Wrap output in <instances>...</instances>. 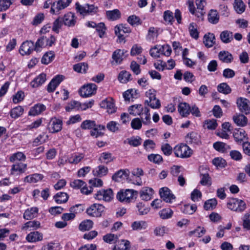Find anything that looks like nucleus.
I'll list each match as a JSON object with an SVG mask.
<instances>
[{
	"label": "nucleus",
	"instance_id": "obj_47",
	"mask_svg": "<svg viewBox=\"0 0 250 250\" xmlns=\"http://www.w3.org/2000/svg\"><path fill=\"white\" fill-rule=\"evenodd\" d=\"M206 232L204 228L198 227L196 229L189 232L188 234L190 236H194L197 237H200L205 234Z\"/></svg>",
	"mask_w": 250,
	"mask_h": 250
},
{
	"label": "nucleus",
	"instance_id": "obj_26",
	"mask_svg": "<svg viewBox=\"0 0 250 250\" xmlns=\"http://www.w3.org/2000/svg\"><path fill=\"white\" fill-rule=\"evenodd\" d=\"M144 108L141 104H137L129 106L128 112L130 114L135 116H140L143 114Z\"/></svg>",
	"mask_w": 250,
	"mask_h": 250
},
{
	"label": "nucleus",
	"instance_id": "obj_45",
	"mask_svg": "<svg viewBox=\"0 0 250 250\" xmlns=\"http://www.w3.org/2000/svg\"><path fill=\"white\" fill-rule=\"evenodd\" d=\"M93 223L90 220H86L82 222L79 226V229L81 231H86L91 229L93 227Z\"/></svg>",
	"mask_w": 250,
	"mask_h": 250
},
{
	"label": "nucleus",
	"instance_id": "obj_48",
	"mask_svg": "<svg viewBox=\"0 0 250 250\" xmlns=\"http://www.w3.org/2000/svg\"><path fill=\"white\" fill-rule=\"evenodd\" d=\"M26 159V156L21 152H18L13 154L10 157L11 162H15L16 161H21Z\"/></svg>",
	"mask_w": 250,
	"mask_h": 250
},
{
	"label": "nucleus",
	"instance_id": "obj_22",
	"mask_svg": "<svg viewBox=\"0 0 250 250\" xmlns=\"http://www.w3.org/2000/svg\"><path fill=\"white\" fill-rule=\"evenodd\" d=\"M153 191L152 188L144 187L140 191V197L143 200L148 201L151 199Z\"/></svg>",
	"mask_w": 250,
	"mask_h": 250
},
{
	"label": "nucleus",
	"instance_id": "obj_16",
	"mask_svg": "<svg viewBox=\"0 0 250 250\" xmlns=\"http://www.w3.org/2000/svg\"><path fill=\"white\" fill-rule=\"evenodd\" d=\"M127 53V51L125 49H117L114 51L112 55V58L113 61L111 63L113 65L114 64H120L122 61L126 57L125 54Z\"/></svg>",
	"mask_w": 250,
	"mask_h": 250
},
{
	"label": "nucleus",
	"instance_id": "obj_3",
	"mask_svg": "<svg viewBox=\"0 0 250 250\" xmlns=\"http://www.w3.org/2000/svg\"><path fill=\"white\" fill-rule=\"evenodd\" d=\"M156 92L154 89H149L146 92V96L148 99L145 100V104L153 109H159L161 106L160 101L156 98Z\"/></svg>",
	"mask_w": 250,
	"mask_h": 250
},
{
	"label": "nucleus",
	"instance_id": "obj_52",
	"mask_svg": "<svg viewBox=\"0 0 250 250\" xmlns=\"http://www.w3.org/2000/svg\"><path fill=\"white\" fill-rule=\"evenodd\" d=\"M113 158L112 157V154L109 152H103L99 158V161L101 162H104L108 164L113 161Z\"/></svg>",
	"mask_w": 250,
	"mask_h": 250
},
{
	"label": "nucleus",
	"instance_id": "obj_59",
	"mask_svg": "<svg viewBox=\"0 0 250 250\" xmlns=\"http://www.w3.org/2000/svg\"><path fill=\"white\" fill-rule=\"evenodd\" d=\"M159 214L162 219H167L170 218L172 216L173 214V211L170 208H165L161 210Z\"/></svg>",
	"mask_w": 250,
	"mask_h": 250
},
{
	"label": "nucleus",
	"instance_id": "obj_42",
	"mask_svg": "<svg viewBox=\"0 0 250 250\" xmlns=\"http://www.w3.org/2000/svg\"><path fill=\"white\" fill-rule=\"evenodd\" d=\"M213 147L217 151L221 152H225L230 148L229 145L220 142L214 143Z\"/></svg>",
	"mask_w": 250,
	"mask_h": 250
},
{
	"label": "nucleus",
	"instance_id": "obj_43",
	"mask_svg": "<svg viewBox=\"0 0 250 250\" xmlns=\"http://www.w3.org/2000/svg\"><path fill=\"white\" fill-rule=\"evenodd\" d=\"M106 14L107 19L111 21L117 20L121 17V13L118 9L107 11L106 12Z\"/></svg>",
	"mask_w": 250,
	"mask_h": 250
},
{
	"label": "nucleus",
	"instance_id": "obj_28",
	"mask_svg": "<svg viewBox=\"0 0 250 250\" xmlns=\"http://www.w3.org/2000/svg\"><path fill=\"white\" fill-rule=\"evenodd\" d=\"M46 109L45 106L41 104H38L32 107L30 109L28 115L30 116H36L41 114Z\"/></svg>",
	"mask_w": 250,
	"mask_h": 250
},
{
	"label": "nucleus",
	"instance_id": "obj_54",
	"mask_svg": "<svg viewBox=\"0 0 250 250\" xmlns=\"http://www.w3.org/2000/svg\"><path fill=\"white\" fill-rule=\"evenodd\" d=\"M186 139L188 143L197 144L199 141L198 135L196 132H192L187 134Z\"/></svg>",
	"mask_w": 250,
	"mask_h": 250
},
{
	"label": "nucleus",
	"instance_id": "obj_62",
	"mask_svg": "<svg viewBox=\"0 0 250 250\" xmlns=\"http://www.w3.org/2000/svg\"><path fill=\"white\" fill-rule=\"evenodd\" d=\"M194 23L192 22L190 23L188 29L190 36L192 38L197 39L199 38V33Z\"/></svg>",
	"mask_w": 250,
	"mask_h": 250
},
{
	"label": "nucleus",
	"instance_id": "obj_41",
	"mask_svg": "<svg viewBox=\"0 0 250 250\" xmlns=\"http://www.w3.org/2000/svg\"><path fill=\"white\" fill-rule=\"evenodd\" d=\"M130 243L127 240H122L118 241L113 250H126L129 248Z\"/></svg>",
	"mask_w": 250,
	"mask_h": 250
},
{
	"label": "nucleus",
	"instance_id": "obj_58",
	"mask_svg": "<svg viewBox=\"0 0 250 250\" xmlns=\"http://www.w3.org/2000/svg\"><path fill=\"white\" fill-rule=\"evenodd\" d=\"M95 124L94 121L85 120L82 122L81 127L83 129H93L95 126Z\"/></svg>",
	"mask_w": 250,
	"mask_h": 250
},
{
	"label": "nucleus",
	"instance_id": "obj_39",
	"mask_svg": "<svg viewBox=\"0 0 250 250\" xmlns=\"http://www.w3.org/2000/svg\"><path fill=\"white\" fill-rule=\"evenodd\" d=\"M73 68L78 73H85L88 68V65L86 62H80L74 64Z\"/></svg>",
	"mask_w": 250,
	"mask_h": 250
},
{
	"label": "nucleus",
	"instance_id": "obj_27",
	"mask_svg": "<svg viewBox=\"0 0 250 250\" xmlns=\"http://www.w3.org/2000/svg\"><path fill=\"white\" fill-rule=\"evenodd\" d=\"M232 118L234 122L238 126L243 127L247 125L248 119L243 114H236Z\"/></svg>",
	"mask_w": 250,
	"mask_h": 250
},
{
	"label": "nucleus",
	"instance_id": "obj_63",
	"mask_svg": "<svg viewBox=\"0 0 250 250\" xmlns=\"http://www.w3.org/2000/svg\"><path fill=\"white\" fill-rule=\"evenodd\" d=\"M250 214L249 213H245L242 218L243 227L247 230H250Z\"/></svg>",
	"mask_w": 250,
	"mask_h": 250
},
{
	"label": "nucleus",
	"instance_id": "obj_33",
	"mask_svg": "<svg viewBox=\"0 0 250 250\" xmlns=\"http://www.w3.org/2000/svg\"><path fill=\"white\" fill-rule=\"evenodd\" d=\"M215 37L213 34L208 33L204 37L203 42L205 45L208 47H212L215 44Z\"/></svg>",
	"mask_w": 250,
	"mask_h": 250
},
{
	"label": "nucleus",
	"instance_id": "obj_50",
	"mask_svg": "<svg viewBox=\"0 0 250 250\" xmlns=\"http://www.w3.org/2000/svg\"><path fill=\"white\" fill-rule=\"evenodd\" d=\"M217 90L219 92L224 94H228L231 91L230 86L226 83H223L219 84L217 86Z\"/></svg>",
	"mask_w": 250,
	"mask_h": 250
},
{
	"label": "nucleus",
	"instance_id": "obj_40",
	"mask_svg": "<svg viewBox=\"0 0 250 250\" xmlns=\"http://www.w3.org/2000/svg\"><path fill=\"white\" fill-rule=\"evenodd\" d=\"M105 126L103 125H97L95 124V126L94 128L92 129L90 132V134L92 136H94L97 138L99 136H102L104 133L101 132V130H105Z\"/></svg>",
	"mask_w": 250,
	"mask_h": 250
},
{
	"label": "nucleus",
	"instance_id": "obj_55",
	"mask_svg": "<svg viewBox=\"0 0 250 250\" xmlns=\"http://www.w3.org/2000/svg\"><path fill=\"white\" fill-rule=\"evenodd\" d=\"M201 181L200 184L203 186H210L211 184V178L208 173L200 174Z\"/></svg>",
	"mask_w": 250,
	"mask_h": 250
},
{
	"label": "nucleus",
	"instance_id": "obj_35",
	"mask_svg": "<svg viewBox=\"0 0 250 250\" xmlns=\"http://www.w3.org/2000/svg\"><path fill=\"white\" fill-rule=\"evenodd\" d=\"M69 196L66 193L60 192L56 194L53 198L57 204L66 203L68 200Z\"/></svg>",
	"mask_w": 250,
	"mask_h": 250
},
{
	"label": "nucleus",
	"instance_id": "obj_15",
	"mask_svg": "<svg viewBox=\"0 0 250 250\" xmlns=\"http://www.w3.org/2000/svg\"><path fill=\"white\" fill-rule=\"evenodd\" d=\"M161 198L166 203H171L175 199V196L167 187H163L159 190Z\"/></svg>",
	"mask_w": 250,
	"mask_h": 250
},
{
	"label": "nucleus",
	"instance_id": "obj_36",
	"mask_svg": "<svg viewBox=\"0 0 250 250\" xmlns=\"http://www.w3.org/2000/svg\"><path fill=\"white\" fill-rule=\"evenodd\" d=\"M43 178V175L39 173H34L26 176L24 178V181L28 183H36L42 180Z\"/></svg>",
	"mask_w": 250,
	"mask_h": 250
},
{
	"label": "nucleus",
	"instance_id": "obj_61",
	"mask_svg": "<svg viewBox=\"0 0 250 250\" xmlns=\"http://www.w3.org/2000/svg\"><path fill=\"white\" fill-rule=\"evenodd\" d=\"M128 144L134 147L139 146L141 144L142 139L140 137H132L127 139Z\"/></svg>",
	"mask_w": 250,
	"mask_h": 250
},
{
	"label": "nucleus",
	"instance_id": "obj_24",
	"mask_svg": "<svg viewBox=\"0 0 250 250\" xmlns=\"http://www.w3.org/2000/svg\"><path fill=\"white\" fill-rule=\"evenodd\" d=\"M233 137L235 141L238 143H244L245 140H247L246 132L243 129L236 130L234 131L233 133Z\"/></svg>",
	"mask_w": 250,
	"mask_h": 250
},
{
	"label": "nucleus",
	"instance_id": "obj_38",
	"mask_svg": "<svg viewBox=\"0 0 250 250\" xmlns=\"http://www.w3.org/2000/svg\"><path fill=\"white\" fill-rule=\"evenodd\" d=\"M24 109L21 106H18L12 109L9 113L12 118L17 119L21 117L23 113Z\"/></svg>",
	"mask_w": 250,
	"mask_h": 250
},
{
	"label": "nucleus",
	"instance_id": "obj_34",
	"mask_svg": "<svg viewBox=\"0 0 250 250\" xmlns=\"http://www.w3.org/2000/svg\"><path fill=\"white\" fill-rule=\"evenodd\" d=\"M26 239L29 242L41 241L42 239V235L38 231L31 232L26 236Z\"/></svg>",
	"mask_w": 250,
	"mask_h": 250
},
{
	"label": "nucleus",
	"instance_id": "obj_7",
	"mask_svg": "<svg viewBox=\"0 0 250 250\" xmlns=\"http://www.w3.org/2000/svg\"><path fill=\"white\" fill-rule=\"evenodd\" d=\"M76 9L78 12L83 15H93L96 14L98 11V7L93 4H85L82 6L78 2L76 3Z\"/></svg>",
	"mask_w": 250,
	"mask_h": 250
},
{
	"label": "nucleus",
	"instance_id": "obj_13",
	"mask_svg": "<svg viewBox=\"0 0 250 250\" xmlns=\"http://www.w3.org/2000/svg\"><path fill=\"white\" fill-rule=\"evenodd\" d=\"M27 165L26 164L21 162H16L11 167L10 174L14 176H18L24 173L27 169Z\"/></svg>",
	"mask_w": 250,
	"mask_h": 250
},
{
	"label": "nucleus",
	"instance_id": "obj_20",
	"mask_svg": "<svg viewBox=\"0 0 250 250\" xmlns=\"http://www.w3.org/2000/svg\"><path fill=\"white\" fill-rule=\"evenodd\" d=\"M130 172L128 169H120L116 172L112 177L113 180L120 182L122 180L128 179Z\"/></svg>",
	"mask_w": 250,
	"mask_h": 250
},
{
	"label": "nucleus",
	"instance_id": "obj_18",
	"mask_svg": "<svg viewBox=\"0 0 250 250\" xmlns=\"http://www.w3.org/2000/svg\"><path fill=\"white\" fill-rule=\"evenodd\" d=\"M236 103L241 112L245 114L250 113V101L249 100L240 97L237 100Z\"/></svg>",
	"mask_w": 250,
	"mask_h": 250
},
{
	"label": "nucleus",
	"instance_id": "obj_57",
	"mask_svg": "<svg viewBox=\"0 0 250 250\" xmlns=\"http://www.w3.org/2000/svg\"><path fill=\"white\" fill-rule=\"evenodd\" d=\"M149 112L150 110L148 107H145L144 108V114L145 117H142L141 121L145 125H148L151 123L150 114Z\"/></svg>",
	"mask_w": 250,
	"mask_h": 250
},
{
	"label": "nucleus",
	"instance_id": "obj_5",
	"mask_svg": "<svg viewBox=\"0 0 250 250\" xmlns=\"http://www.w3.org/2000/svg\"><path fill=\"white\" fill-rule=\"evenodd\" d=\"M173 151L176 157L182 158H188L192 153V150L188 146L182 144L176 146Z\"/></svg>",
	"mask_w": 250,
	"mask_h": 250
},
{
	"label": "nucleus",
	"instance_id": "obj_46",
	"mask_svg": "<svg viewBox=\"0 0 250 250\" xmlns=\"http://www.w3.org/2000/svg\"><path fill=\"white\" fill-rule=\"evenodd\" d=\"M234 7L238 14H242L245 10L246 5L242 0H235Z\"/></svg>",
	"mask_w": 250,
	"mask_h": 250
},
{
	"label": "nucleus",
	"instance_id": "obj_14",
	"mask_svg": "<svg viewBox=\"0 0 250 250\" xmlns=\"http://www.w3.org/2000/svg\"><path fill=\"white\" fill-rule=\"evenodd\" d=\"M113 193L111 188L98 191L95 195V198L99 200H103L109 202L113 198Z\"/></svg>",
	"mask_w": 250,
	"mask_h": 250
},
{
	"label": "nucleus",
	"instance_id": "obj_30",
	"mask_svg": "<svg viewBox=\"0 0 250 250\" xmlns=\"http://www.w3.org/2000/svg\"><path fill=\"white\" fill-rule=\"evenodd\" d=\"M218 58L222 62L227 63H230L233 59L232 54L226 51H220L218 54Z\"/></svg>",
	"mask_w": 250,
	"mask_h": 250
},
{
	"label": "nucleus",
	"instance_id": "obj_31",
	"mask_svg": "<svg viewBox=\"0 0 250 250\" xmlns=\"http://www.w3.org/2000/svg\"><path fill=\"white\" fill-rule=\"evenodd\" d=\"M84 157V155L83 153H74L68 157V163L70 164H78Z\"/></svg>",
	"mask_w": 250,
	"mask_h": 250
},
{
	"label": "nucleus",
	"instance_id": "obj_11",
	"mask_svg": "<svg viewBox=\"0 0 250 250\" xmlns=\"http://www.w3.org/2000/svg\"><path fill=\"white\" fill-rule=\"evenodd\" d=\"M97 86L92 83L83 85L79 90V94L83 97H88L95 94Z\"/></svg>",
	"mask_w": 250,
	"mask_h": 250
},
{
	"label": "nucleus",
	"instance_id": "obj_6",
	"mask_svg": "<svg viewBox=\"0 0 250 250\" xmlns=\"http://www.w3.org/2000/svg\"><path fill=\"white\" fill-rule=\"evenodd\" d=\"M137 194L138 192L133 189H122L118 192L116 197L120 202L129 203L135 196H137Z\"/></svg>",
	"mask_w": 250,
	"mask_h": 250
},
{
	"label": "nucleus",
	"instance_id": "obj_12",
	"mask_svg": "<svg viewBox=\"0 0 250 250\" xmlns=\"http://www.w3.org/2000/svg\"><path fill=\"white\" fill-rule=\"evenodd\" d=\"M104 209V207L102 205L95 203L87 208L86 212L89 216L98 217L102 215Z\"/></svg>",
	"mask_w": 250,
	"mask_h": 250
},
{
	"label": "nucleus",
	"instance_id": "obj_23",
	"mask_svg": "<svg viewBox=\"0 0 250 250\" xmlns=\"http://www.w3.org/2000/svg\"><path fill=\"white\" fill-rule=\"evenodd\" d=\"M76 18L74 14L69 12L64 15L62 21L64 24L68 26H73L76 23Z\"/></svg>",
	"mask_w": 250,
	"mask_h": 250
},
{
	"label": "nucleus",
	"instance_id": "obj_37",
	"mask_svg": "<svg viewBox=\"0 0 250 250\" xmlns=\"http://www.w3.org/2000/svg\"><path fill=\"white\" fill-rule=\"evenodd\" d=\"M208 21L212 24H216L219 20V15L216 10L211 9L208 14Z\"/></svg>",
	"mask_w": 250,
	"mask_h": 250
},
{
	"label": "nucleus",
	"instance_id": "obj_21",
	"mask_svg": "<svg viewBox=\"0 0 250 250\" xmlns=\"http://www.w3.org/2000/svg\"><path fill=\"white\" fill-rule=\"evenodd\" d=\"M46 74L42 73L36 77L30 83V85L33 88H37L42 85L46 81Z\"/></svg>",
	"mask_w": 250,
	"mask_h": 250
},
{
	"label": "nucleus",
	"instance_id": "obj_10",
	"mask_svg": "<svg viewBox=\"0 0 250 250\" xmlns=\"http://www.w3.org/2000/svg\"><path fill=\"white\" fill-rule=\"evenodd\" d=\"M36 48V43L34 44V42L31 41H26L21 44L19 52L22 56L29 55L34 50L38 52Z\"/></svg>",
	"mask_w": 250,
	"mask_h": 250
},
{
	"label": "nucleus",
	"instance_id": "obj_1",
	"mask_svg": "<svg viewBox=\"0 0 250 250\" xmlns=\"http://www.w3.org/2000/svg\"><path fill=\"white\" fill-rule=\"evenodd\" d=\"M196 9L195 8L193 1L192 0H188V7L189 12L193 15H195L198 18H202L204 14L206 13L204 9L206 5V0H196Z\"/></svg>",
	"mask_w": 250,
	"mask_h": 250
},
{
	"label": "nucleus",
	"instance_id": "obj_19",
	"mask_svg": "<svg viewBox=\"0 0 250 250\" xmlns=\"http://www.w3.org/2000/svg\"><path fill=\"white\" fill-rule=\"evenodd\" d=\"M63 79L62 75H57L53 78L47 85V91L49 92H53L56 87L62 82Z\"/></svg>",
	"mask_w": 250,
	"mask_h": 250
},
{
	"label": "nucleus",
	"instance_id": "obj_9",
	"mask_svg": "<svg viewBox=\"0 0 250 250\" xmlns=\"http://www.w3.org/2000/svg\"><path fill=\"white\" fill-rule=\"evenodd\" d=\"M62 121L55 117L51 118L47 124V129L51 133L60 131L62 129Z\"/></svg>",
	"mask_w": 250,
	"mask_h": 250
},
{
	"label": "nucleus",
	"instance_id": "obj_64",
	"mask_svg": "<svg viewBox=\"0 0 250 250\" xmlns=\"http://www.w3.org/2000/svg\"><path fill=\"white\" fill-rule=\"evenodd\" d=\"M164 19L166 22L171 24H172L174 21V17L173 13L167 10L164 13Z\"/></svg>",
	"mask_w": 250,
	"mask_h": 250
},
{
	"label": "nucleus",
	"instance_id": "obj_29",
	"mask_svg": "<svg viewBox=\"0 0 250 250\" xmlns=\"http://www.w3.org/2000/svg\"><path fill=\"white\" fill-rule=\"evenodd\" d=\"M38 211V208L37 207L28 208L23 213V218L26 220H31L37 217Z\"/></svg>",
	"mask_w": 250,
	"mask_h": 250
},
{
	"label": "nucleus",
	"instance_id": "obj_32",
	"mask_svg": "<svg viewBox=\"0 0 250 250\" xmlns=\"http://www.w3.org/2000/svg\"><path fill=\"white\" fill-rule=\"evenodd\" d=\"M220 38L223 42L229 43L233 40V35L231 31L224 30L221 33Z\"/></svg>",
	"mask_w": 250,
	"mask_h": 250
},
{
	"label": "nucleus",
	"instance_id": "obj_8",
	"mask_svg": "<svg viewBox=\"0 0 250 250\" xmlns=\"http://www.w3.org/2000/svg\"><path fill=\"white\" fill-rule=\"evenodd\" d=\"M72 0H58L52 4L50 13L52 14H59L60 11L68 7Z\"/></svg>",
	"mask_w": 250,
	"mask_h": 250
},
{
	"label": "nucleus",
	"instance_id": "obj_2",
	"mask_svg": "<svg viewBox=\"0 0 250 250\" xmlns=\"http://www.w3.org/2000/svg\"><path fill=\"white\" fill-rule=\"evenodd\" d=\"M56 42V38L54 35L49 34L41 36L36 42L37 51H40L42 48L52 46Z\"/></svg>",
	"mask_w": 250,
	"mask_h": 250
},
{
	"label": "nucleus",
	"instance_id": "obj_53",
	"mask_svg": "<svg viewBox=\"0 0 250 250\" xmlns=\"http://www.w3.org/2000/svg\"><path fill=\"white\" fill-rule=\"evenodd\" d=\"M96 30L98 32L100 38H103L105 34L106 30V27L105 24L104 22H100L98 23L96 27Z\"/></svg>",
	"mask_w": 250,
	"mask_h": 250
},
{
	"label": "nucleus",
	"instance_id": "obj_49",
	"mask_svg": "<svg viewBox=\"0 0 250 250\" xmlns=\"http://www.w3.org/2000/svg\"><path fill=\"white\" fill-rule=\"evenodd\" d=\"M147 227V224L146 222L144 221H135L131 225L132 229L135 230L145 229Z\"/></svg>",
	"mask_w": 250,
	"mask_h": 250
},
{
	"label": "nucleus",
	"instance_id": "obj_51",
	"mask_svg": "<svg viewBox=\"0 0 250 250\" xmlns=\"http://www.w3.org/2000/svg\"><path fill=\"white\" fill-rule=\"evenodd\" d=\"M217 204V201L215 198L209 199L205 202L204 208L205 209L211 210L214 209Z\"/></svg>",
	"mask_w": 250,
	"mask_h": 250
},
{
	"label": "nucleus",
	"instance_id": "obj_25",
	"mask_svg": "<svg viewBox=\"0 0 250 250\" xmlns=\"http://www.w3.org/2000/svg\"><path fill=\"white\" fill-rule=\"evenodd\" d=\"M178 110L182 117H187L190 114V106L186 103H180L178 106Z\"/></svg>",
	"mask_w": 250,
	"mask_h": 250
},
{
	"label": "nucleus",
	"instance_id": "obj_4",
	"mask_svg": "<svg viewBox=\"0 0 250 250\" xmlns=\"http://www.w3.org/2000/svg\"><path fill=\"white\" fill-rule=\"evenodd\" d=\"M227 207L230 210L242 212L247 208V205L244 201L238 198H231L227 203Z\"/></svg>",
	"mask_w": 250,
	"mask_h": 250
},
{
	"label": "nucleus",
	"instance_id": "obj_17",
	"mask_svg": "<svg viewBox=\"0 0 250 250\" xmlns=\"http://www.w3.org/2000/svg\"><path fill=\"white\" fill-rule=\"evenodd\" d=\"M100 105L102 108L106 109L108 113L112 114L116 112V108L115 103L114 100L111 98H107L103 100Z\"/></svg>",
	"mask_w": 250,
	"mask_h": 250
},
{
	"label": "nucleus",
	"instance_id": "obj_44",
	"mask_svg": "<svg viewBox=\"0 0 250 250\" xmlns=\"http://www.w3.org/2000/svg\"><path fill=\"white\" fill-rule=\"evenodd\" d=\"M54 57L55 54L53 51L46 52L42 58V63L44 64H48L54 60Z\"/></svg>",
	"mask_w": 250,
	"mask_h": 250
},
{
	"label": "nucleus",
	"instance_id": "obj_56",
	"mask_svg": "<svg viewBox=\"0 0 250 250\" xmlns=\"http://www.w3.org/2000/svg\"><path fill=\"white\" fill-rule=\"evenodd\" d=\"M130 77L131 74L129 72L126 71H122L118 76V80L122 83H126L130 80Z\"/></svg>",
	"mask_w": 250,
	"mask_h": 250
},
{
	"label": "nucleus",
	"instance_id": "obj_60",
	"mask_svg": "<svg viewBox=\"0 0 250 250\" xmlns=\"http://www.w3.org/2000/svg\"><path fill=\"white\" fill-rule=\"evenodd\" d=\"M197 209V206L195 204L191 205H185L182 209L183 212L184 213L188 214H192Z\"/></svg>",
	"mask_w": 250,
	"mask_h": 250
}]
</instances>
